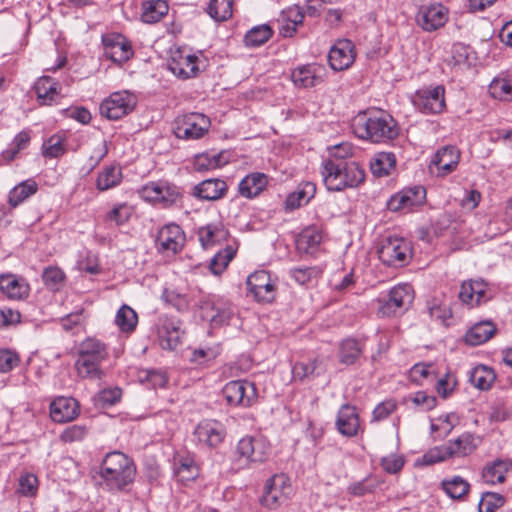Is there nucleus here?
Here are the masks:
<instances>
[{"label":"nucleus","mask_w":512,"mask_h":512,"mask_svg":"<svg viewBox=\"0 0 512 512\" xmlns=\"http://www.w3.org/2000/svg\"><path fill=\"white\" fill-rule=\"evenodd\" d=\"M356 137L372 143H387L398 137L400 128L396 120L382 109L358 112L351 120Z\"/></svg>","instance_id":"f257e3e1"},{"label":"nucleus","mask_w":512,"mask_h":512,"mask_svg":"<svg viewBox=\"0 0 512 512\" xmlns=\"http://www.w3.org/2000/svg\"><path fill=\"white\" fill-rule=\"evenodd\" d=\"M100 485L110 492L127 491L136 477L133 460L120 451L107 453L100 465Z\"/></svg>","instance_id":"f03ea898"},{"label":"nucleus","mask_w":512,"mask_h":512,"mask_svg":"<svg viewBox=\"0 0 512 512\" xmlns=\"http://www.w3.org/2000/svg\"><path fill=\"white\" fill-rule=\"evenodd\" d=\"M321 174L329 191L355 188L365 179V171L357 162L323 161Z\"/></svg>","instance_id":"7ed1b4c3"},{"label":"nucleus","mask_w":512,"mask_h":512,"mask_svg":"<svg viewBox=\"0 0 512 512\" xmlns=\"http://www.w3.org/2000/svg\"><path fill=\"white\" fill-rule=\"evenodd\" d=\"M270 454V445L261 436L246 435L236 444L233 451L231 468L238 472L250 469L255 464L264 463Z\"/></svg>","instance_id":"20e7f679"},{"label":"nucleus","mask_w":512,"mask_h":512,"mask_svg":"<svg viewBox=\"0 0 512 512\" xmlns=\"http://www.w3.org/2000/svg\"><path fill=\"white\" fill-rule=\"evenodd\" d=\"M198 308L201 318L213 328L228 324L234 313L231 302L215 294L202 296Z\"/></svg>","instance_id":"39448f33"},{"label":"nucleus","mask_w":512,"mask_h":512,"mask_svg":"<svg viewBox=\"0 0 512 512\" xmlns=\"http://www.w3.org/2000/svg\"><path fill=\"white\" fill-rule=\"evenodd\" d=\"M210 119L202 113H188L178 116L173 122L174 135L183 140L202 138L210 128Z\"/></svg>","instance_id":"423d86ee"},{"label":"nucleus","mask_w":512,"mask_h":512,"mask_svg":"<svg viewBox=\"0 0 512 512\" xmlns=\"http://www.w3.org/2000/svg\"><path fill=\"white\" fill-rule=\"evenodd\" d=\"M413 106L425 115L442 113L446 108L445 87L436 85L418 89L412 96Z\"/></svg>","instance_id":"0eeeda50"},{"label":"nucleus","mask_w":512,"mask_h":512,"mask_svg":"<svg viewBox=\"0 0 512 512\" xmlns=\"http://www.w3.org/2000/svg\"><path fill=\"white\" fill-rule=\"evenodd\" d=\"M414 299L413 289L409 284L394 286L385 297L378 298V315L390 317L406 310Z\"/></svg>","instance_id":"6e6552de"},{"label":"nucleus","mask_w":512,"mask_h":512,"mask_svg":"<svg viewBox=\"0 0 512 512\" xmlns=\"http://www.w3.org/2000/svg\"><path fill=\"white\" fill-rule=\"evenodd\" d=\"M137 105V98L129 91H116L105 98L99 107L101 116L118 120L130 114Z\"/></svg>","instance_id":"1a4fd4ad"},{"label":"nucleus","mask_w":512,"mask_h":512,"mask_svg":"<svg viewBox=\"0 0 512 512\" xmlns=\"http://www.w3.org/2000/svg\"><path fill=\"white\" fill-rule=\"evenodd\" d=\"M291 492L289 478L285 474H275L266 481L260 503L268 509H277L287 501Z\"/></svg>","instance_id":"9d476101"},{"label":"nucleus","mask_w":512,"mask_h":512,"mask_svg":"<svg viewBox=\"0 0 512 512\" xmlns=\"http://www.w3.org/2000/svg\"><path fill=\"white\" fill-rule=\"evenodd\" d=\"M140 196L147 202L162 204L164 207L177 203L181 198L180 189L168 182H149L139 190Z\"/></svg>","instance_id":"9b49d317"},{"label":"nucleus","mask_w":512,"mask_h":512,"mask_svg":"<svg viewBox=\"0 0 512 512\" xmlns=\"http://www.w3.org/2000/svg\"><path fill=\"white\" fill-rule=\"evenodd\" d=\"M410 253L409 243L396 236L383 239L378 249L379 259L387 266H403L407 263Z\"/></svg>","instance_id":"f8f14e48"},{"label":"nucleus","mask_w":512,"mask_h":512,"mask_svg":"<svg viewBox=\"0 0 512 512\" xmlns=\"http://www.w3.org/2000/svg\"><path fill=\"white\" fill-rule=\"evenodd\" d=\"M426 200V190L423 186L402 189L392 195L387 201V208L392 212L408 213L422 206Z\"/></svg>","instance_id":"ddd939ff"},{"label":"nucleus","mask_w":512,"mask_h":512,"mask_svg":"<svg viewBox=\"0 0 512 512\" xmlns=\"http://www.w3.org/2000/svg\"><path fill=\"white\" fill-rule=\"evenodd\" d=\"M222 393L231 406L250 407L257 398V389L254 383L247 380H235L226 383Z\"/></svg>","instance_id":"4468645a"},{"label":"nucleus","mask_w":512,"mask_h":512,"mask_svg":"<svg viewBox=\"0 0 512 512\" xmlns=\"http://www.w3.org/2000/svg\"><path fill=\"white\" fill-rule=\"evenodd\" d=\"M458 297L468 308H476L492 298V291L483 279H470L462 282Z\"/></svg>","instance_id":"2eb2a0df"},{"label":"nucleus","mask_w":512,"mask_h":512,"mask_svg":"<svg viewBox=\"0 0 512 512\" xmlns=\"http://www.w3.org/2000/svg\"><path fill=\"white\" fill-rule=\"evenodd\" d=\"M168 68L180 79L194 78L200 72L199 58L184 48H177L171 52Z\"/></svg>","instance_id":"dca6fc26"},{"label":"nucleus","mask_w":512,"mask_h":512,"mask_svg":"<svg viewBox=\"0 0 512 512\" xmlns=\"http://www.w3.org/2000/svg\"><path fill=\"white\" fill-rule=\"evenodd\" d=\"M448 18V8L440 3H434L421 6L415 16V21L425 32H434L443 27Z\"/></svg>","instance_id":"f3484780"},{"label":"nucleus","mask_w":512,"mask_h":512,"mask_svg":"<svg viewBox=\"0 0 512 512\" xmlns=\"http://www.w3.org/2000/svg\"><path fill=\"white\" fill-rule=\"evenodd\" d=\"M185 244V234L182 228L175 223L164 225L155 239L158 252L175 255L180 252Z\"/></svg>","instance_id":"a211bd4d"},{"label":"nucleus","mask_w":512,"mask_h":512,"mask_svg":"<svg viewBox=\"0 0 512 512\" xmlns=\"http://www.w3.org/2000/svg\"><path fill=\"white\" fill-rule=\"evenodd\" d=\"M104 54L115 63H124L133 56L130 41L120 33H107L102 36Z\"/></svg>","instance_id":"6ab92c4d"},{"label":"nucleus","mask_w":512,"mask_h":512,"mask_svg":"<svg viewBox=\"0 0 512 512\" xmlns=\"http://www.w3.org/2000/svg\"><path fill=\"white\" fill-rule=\"evenodd\" d=\"M460 151L456 146L447 145L439 148L434 154L429 169L437 177H445L458 166Z\"/></svg>","instance_id":"aec40b11"},{"label":"nucleus","mask_w":512,"mask_h":512,"mask_svg":"<svg viewBox=\"0 0 512 512\" xmlns=\"http://www.w3.org/2000/svg\"><path fill=\"white\" fill-rule=\"evenodd\" d=\"M327 69L318 63L296 67L291 72V80L298 88H312L325 81Z\"/></svg>","instance_id":"412c9836"},{"label":"nucleus","mask_w":512,"mask_h":512,"mask_svg":"<svg viewBox=\"0 0 512 512\" xmlns=\"http://www.w3.org/2000/svg\"><path fill=\"white\" fill-rule=\"evenodd\" d=\"M355 60V46L349 39H340L331 47L328 61L335 71L348 69Z\"/></svg>","instance_id":"4be33fe9"},{"label":"nucleus","mask_w":512,"mask_h":512,"mask_svg":"<svg viewBox=\"0 0 512 512\" xmlns=\"http://www.w3.org/2000/svg\"><path fill=\"white\" fill-rule=\"evenodd\" d=\"M249 291L259 302H271L275 298V285L265 270L256 271L247 278Z\"/></svg>","instance_id":"5701e85b"},{"label":"nucleus","mask_w":512,"mask_h":512,"mask_svg":"<svg viewBox=\"0 0 512 512\" xmlns=\"http://www.w3.org/2000/svg\"><path fill=\"white\" fill-rule=\"evenodd\" d=\"M335 427L345 437L357 436L361 430V425L356 407L350 404H343L338 410Z\"/></svg>","instance_id":"b1692460"},{"label":"nucleus","mask_w":512,"mask_h":512,"mask_svg":"<svg viewBox=\"0 0 512 512\" xmlns=\"http://www.w3.org/2000/svg\"><path fill=\"white\" fill-rule=\"evenodd\" d=\"M33 89L40 105L51 106L59 103L62 98L60 83L50 76L39 77Z\"/></svg>","instance_id":"393cba45"},{"label":"nucleus","mask_w":512,"mask_h":512,"mask_svg":"<svg viewBox=\"0 0 512 512\" xmlns=\"http://www.w3.org/2000/svg\"><path fill=\"white\" fill-rule=\"evenodd\" d=\"M195 435L199 442L209 447H218L226 437L224 425L216 420H204L195 428Z\"/></svg>","instance_id":"a878e982"},{"label":"nucleus","mask_w":512,"mask_h":512,"mask_svg":"<svg viewBox=\"0 0 512 512\" xmlns=\"http://www.w3.org/2000/svg\"><path fill=\"white\" fill-rule=\"evenodd\" d=\"M79 414L78 402L71 397H58L50 404V417L54 422L66 423Z\"/></svg>","instance_id":"bb28decb"},{"label":"nucleus","mask_w":512,"mask_h":512,"mask_svg":"<svg viewBox=\"0 0 512 512\" xmlns=\"http://www.w3.org/2000/svg\"><path fill=\"white\" fill-rule=\"evenodd\" d=\"M0 292L10 300H22L29 296L30 287L24 278L15 274H2Z\"/></svg>","instance_id":"cd10ccee"},{"label":"nucleus","mask_w":512,"mask_h":512,"mask_svg":"<svg viewBox=\"0 0 512 512\" xmlns=\"http://www.w3.org/2000/svg\"><path fill=\"white\" fill-rule=\"evenodd\" d=\"M228 191L227 183L218 178L203 180L193 189V196L206 201H216L223 198Z\"/></svg>","instance_id":"c85d7f7f"},{"label":"nucleus","mask_w":512,"mask_h":512,"mask_svg":"<svg viewBox=\"0 0 512 512\" xmlns=\"http://www.w3.org/2000/svg\"><path fill=\"white\" fill-rule=\"evenodd\" d=\"M304 20V11L298 5L290 6L284 9L277 22L279 24V33L283 37H292L298 27L302 26Z\"/></svg>","instance_id":"c756f323"},{"label":"nucleus","mask_w":512,"mask_h":512,"mask_svg":"<svg viewBox=\"0 0 512 512\" xmlns=\"http://www.w3.org/2000/svg\"><path fill=\"white\" fill-rule=\"evenodd\" d=\"M197 235L201 246L207 249L226 240L228 237V230L225 229L222 222L209 223L205 226L199 227Z\"/></svg>","instance_id":"7c9ffc66"},{"label":"nucleus","mask_w":512,"mask_h":512,"mask_svg":"<svg viewBox=\"0 0 512 512\" xmlns=\"http://www.w3.org/2000/svg\"><path fill=\"white\" fill-rule=\"evenodd\" d=\"M169 11L166 0H144L141 3L140 19L145 24H156L160 22Z\"/></svg>","instance_id":"2f4dec72"},{"label":"nucleus","mask_w":512,"mask_h":512,"mask_svg":"<svg viewBox=\"0 0 512 512\" xmlns=\"http://www.w3.org/2000/svg\"><path fill=\"white\" fill-rule=\"evenodd\" d=\"M102 359V354H79L75 362L78 375L83 378L100 379L102 376V370L100 369Z\"/></svg>","instance_id":"473e14b6"},{"label":"nucleus","mask_w":512,"mask_h":512,"mask_svg":"<svg viewBox=\"0 0 512 512\" xmlns=\"http://www.w3.org/2000/svg\"><path fill=\"white\" fill-rule=\"evenodd\" d=\"M268 179L264 173L253 172L246 175L238 185L241 196L251 199L258 196L267 186Z\"/></svg>","instance_id":"72a5a7b5"},{"label":"nucleus","mask_w":512,"mask_h":512,"mask_svg":"<svg viewBox=\"0 0 512 512\" xmlns=\"http://www.w3.org/2000/svg\"><path fill=\"white\" fill-rule=\"evenodd\" d=\"M496 326L490 321L474 324L465 334L464 341L470 346L484 344L496 333Z\"/></svg>","instance_id":"f704fd0d"},{"label":"nucleus","mask_w":512,"mask_h":512,"mask_svg":"<svg viewBox=\"0 0 512 512\" xmlns=\"http://www.w3.org/2000/svg\"><path fill=\"white\" fill-rule=\"evenodd\" d=\"M481 440L479 437L471 433H463L453 441H449L448 454H452V457H464L471 454L480 444Z\"/></svg>","instance_id":"c9c22d12"},{"label":"nucleus","mask_w":512,"mask_h":512,"mask_svg":"<svg viewBox=\"0 0 512 512\" xmlns=\"http://www.w3.org/2000/svg\"><path fill=\"white\" fill-rule=\"evenodd\" d=\"M38 191V184L34 179H27L13 187L8 194V204L16 208Z\"/></svg>","instance_id":"e433bc0d"},{"label":"nucleus","mask_w":512,"mask_h":512,"mask_svg":"<svg viewBox=\"0 0 512 512\" xmlns=\"http://www.w3.org/2000/svg\"><path fill=\"white\" fill-rule=\"evenodd\" d=\"M123 178L122 169L118 165H107L99 172L96 179V188L106 191L118 186Z\"/></svg>","instance_id":"4c0bfd02"},{"label":"nucleus","mask_w":512,"mask_h":512,"mask_svg":"<svg viewBox=\"0 0 512 512\" xmlns=\"http://www.w3.org/2000/svg\"><path fill=\"white\" fill-rule=\"evenodd\" d=\"M184 332L175 326L164 325L159 330V345L163 350L182 349Z\"/></svg>","instance_id":"58836bf2"},{"label":"nucleus","mask_w":512,"mask_h":512,"mask_svg":"<svg viewBox=\"0 0 512 512\" xmlns=\"http://www.w3.org/2000/svg\"><path fill=\"white\" fill-rule=\"evenodd\" d=\"M322 239L321 231L314 226H309L303 229L299 234L296 245L299 250L305 253H311L320 245Z\"/></svg>","instance_id":"ea45409f"},{"label":"nucleus","mask_w":512,"mask_h":512,"mask_svg":"<svg viewBox=\"0 0 512 512\" xmlns=\"http://www.w3.org/2000/svg\"><path fill=\"white\" fill-rule=\"evenodd\" d=\"M316 193V186L311 182H306L298 190L290 193L285 201L286 209L294 210L299 208L301 205L309 202Z\"/></svg>","instance_id":"a19ab883"},{"label":"nucleus","mask_w":512,"mask_h":512,"mask_svg":"<svg viewBox=\"0 0 512 512\" xmlns=\"http://www.w3.org/2000/svg\"><path fill=\"white\" fill-rule=\"evenodd\" d=\"M496 379L494 370L486 365H478L473 368L469 375L470 383L480 389L488 390Z\"/></svg>","instance_id":"79ce46f5"},{"label":"nucleus","mask_w":512,"mask_h":512,"mask_svg":"<svg viewBox=\"0 0 512 512\" xmlns=\"http://www.w3.org/2000/svg\"><path fill=\"white\" fill-rule=\"evenodd\" d=\"M138 316L134 309L128 305H122L115 316V324L121 332L131 333L136 329Z\"/></svg>","instance_id":"37998d69"},{"label":"nucleus","mask_w":512,"mask_h":512,"mask_svg":"<svg viewBox=\"0 0 512 512\" xmlns=\"http://www.w3.org/2000/svg\"><path fill=\"white\" fill-rule=\"evenodd\" d=\"M273 35V30L267 24H262L250 29L244 36L247 47H258L266 43Z\"/></svg>","instance_id":"c03bdc74"},{"label":"nucleus","mask_w":512,"mask_h":512,"mask_svg":"<svg viewBox=\"0 0 512 512\" xmlns=\"http://www.w3.org/2000/svg\"><path fill=\"white\" fill-rule=\"evenodd\" d=\"M396 159L393 153H379L370 163L373 175L377 177L386 176L395 167Z\"/></svg>","instance_id":"a18cd8bd"},{"label":"nucleus","mask_w":512,"mask_h":512,"mask_svg":"<svg viewBox=\"0 0 512 512\" xmlns=\"http://www.w3.org/2000/svg\"><path fill=\"white\" fill-rule=\"evenodd\" d=\"M233 0H210L207 6V13L215 21H226L233 13Z\"/></svg>","instance_id":"49530a36"},{"label":"nucleus","mask_w":512,"mask_h":512,"mask_svg":"<svg viewBox=\"0 0 512 512\" xmlns=\"http://www.w3.org/2000/svg\"><path fill=\"white\" fill-rule=\"evenodd\" d=\"M31 136L29 130L19 132L12 140L9 147L2 152V157L7 161L15 159L17 154L26 149L30 144Z\"/></svg>","instance_id":"de8ad7c7"},{"label":"nucleus","mask_w":512,"mask_h":512,"mask_svg":"<svg viewBox=\"0 0 512 512\" xmlns=\"http://www.w3.org/2000/svg\"><path fill=\"white\" fill-rule=\"evenodd\" d=\"M236 249L230 245L216 253L210 261V270L215 275H220L227 268L230 261L234 258Z\"/></svg>","instance_id":"09e8293b"},{"label":"nucleus","mask_w":512,"mask_h":512,"mask_svg":"<svg viewBox=\"0 0 512 512\" xmlns=\"http://www.w3.org/2000/svg\"><path fill=\"white\" fill-rule=\"evenodd\" d=\"M138 379L141 383H147L151 388H164L168 383V375L164 370L145 369L138 373Z\"/></svg>","instance_id":"8fccbe9b"},{"label":"nucleus","mask_w":512,"mask_h":512,"mask_svg":"<svg viewBox=\"0 0 512 512\" xmlns=\"http://www.w3.org/2000/svg\"><path fill=\"white\" fill-rule=\"evenodd\" d=\"M225 161L222 160V153L209 154L201 153L195 156L193 166L196 171H209L222 167Z\"/></svg>","instance_id":"3c124183"},{"label":"nucleus","mask_w":512,"mask_h":512,"mask_svg":"<svg viewBox=\"0 0 512 512\" xmlns=\"http://www.w3.org/2000/svg\"><path fill=\"white\" fill-rule=\"evenodd\" d=\"M508 463L502 460H496L492 465L484 468L482 477L486 483H502L505 480V474L508 471Z\"/></svg>","instance_id":"603ef678"},{"label":"nucleus","mask_w":512,"mask_h":512,"mask_svg":"<svg viewBox=\"0 0 512 512\" xmlns=\"http://www.w3.org/2000/svg\"><path fill=\"white\" fill-rule=\"evenodd\" d=\"M444 491L453 499H461L470 488L469 483L460 476H455L450 480L442 482Z\"/></svg>","instance_id":"864d4df0"},{"label":"nucleus","mask_w":512,"mask_h":512,"mask_svg":"<svg viewBox=\"0 0 512 512\" xmlns=\"http://www.w3.org/2000/svg\"><path fill=\"white\" fill-rule=\"evenodd\" d=\"M489 93L500 100H512V79L496 78L489 85Z\"/></svg>","instance_id":"5fc2aeb1"},{"label":"nucleus","mask_w":512,"mask_h":512,"mask_svg":"<svg viewBox=\"0 0 512 512\" xmlns=\"http://www.w3.org/2000/svg\"><path fill=\"white\" fill-rule=\"evenodd\" d=\"M65 278L63 270L56 266L46 267L42 273L45 286L52 291H58L63 286Z\"/></svg>","instance_id":"6e6d98bb"},{"label":"nucleus","mask_w":512,"mask_h":512,"mask_svg":"<svg viewBox=\"0 0 512 512\" xmlns=\"http://www.w3.org/2000/svg\"><path fill=\"white\" fill-rule=\"evenodd\" d=\"M175 472L181 481H190L198 476V467L190 457L179 459Z\"/></svg>","instance_id":"4d7b16f0"},{"label":"nucleus","mask_w":512,"mask_h":512,"mask_svg":"<svg viewBox=\"0 0 512 512\" xmlns=\"http://www.w3.org/2000/svg\"><path fill=\"white\" fill-rule=\"evenodd\" d=\"M319 366L316 359H302L292 367V374L295 379L303 380L311 375L319 374Z\"/></svg>","instance_id":"13d9d810"},{"label":"nucleus","mask_w":512,"mask_h":512,"mask_svg":"<svg viewBox=\"0 0 512 512\" xmlns=\"http://www.w3.org/2000/svg\"><path fill=\"white\" fill-rule=\"evenodd\" d=\"M65 152L64 138L61 135H52L43 143V155L47 158H57Z\"/></svg>","instance_id":"bf43d9fd"},{"label":"nucleus","mask_w":512,"mask_h":512,"mask_svg":"<svg viewBox=\"0 0 512 512\" xmlns=\"http://www.w3.org/2000/svg\"><path fill=\"white\" fill-rule=\"evenodd\" d=\"M378 486V482L371 476H368L361 481L351 483L347 487V491L350 495L356 497H362L366 494L373 493Z\"/></svg>","instance_id":"052dcab7"},{"label":"nucleus","mask_w":512,"mask_h":512,"mask_svg":"<svg viewBox=\"0 0 512 512\" xmlns=\"http://www.w3.org/2000/svg\"><path fill=\"white\" fill-rule=\"evenodd\" d=\"M321 274L317 267H295L289 270V275L300 285H305Z\"/></svg>","instance_id":"680f3d73"},{"label":"nucleus","mask_w":512,"mask_h":512,"mask_svg":"<svg viewBox=\"0 0 512 512\" xmlns=\"http://www.w3.org/2000/svg\"><path fill=\"white\" fill-rule=\"evenodd\" d=\"M131 215L132 208L127 203H119L106 214L105 221L122 225L130 219Z\"/></svg>","instance_id":"e2e57ef3"},{"label":"nucleus","mask_w":512,"mask_h":512,"mask_svg":"<svg viewBox=\"0 0 512 512\" xmlns=\"http://www.w3.org/2000/svg\"><path fill=\"white\" fill-rule=\"evenodd\" d=\"M505 503V498L501 494L494 492H486L478 505L479 512H494L496 509L502 507Z\"/></svg>","instance_id":"0e129e2a"},{"label":"nucleus","mask_w":512,"mask_h":512,"mask_svg":"<svg viewBox=\"0 0 512 512\" xmlns=\"http://www.w3.org/2000/svg\"><path fill=\"white\" fill-rule=\"evenodd\" d=\"M449 451L450 449L448 443L439 447H435L423 455L422 462L425 465L442 462L447 458L452 457V454H448Z\"/></svg>","instance_id":"69168bd1"},{"label":"nucleus","mask_w":512,"mask_h":512,"mask_svg":"<svg viewBox=\"0 0 512 512\" xmlns=\"http://www.w3.org/2000/svg\"><path fill=\"white\" fill-rule=\"evenodd\" d=\"M353 155V146L350 143H340L333 146L329 151L330 158L326 161L331 162H349L347 158Z\"/></svg>","instance_id":"338daca9"},{"label":"nucleus","mask_w":512,"mask_h":512,"mask_svg":"<svg viewBox=\"0 0 512 512\" xmlns=\"http://www.w3.org/2000/svg\"><path fill=\"white\" fill-rule=\"evenodd\" d=\"M411 402L419 407L422 411H429L433 409L437 404L435 396L427 394L425 391H418L409 397Z\"/></svg>","instance_id":"774afa93"}]
</instances>
